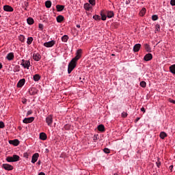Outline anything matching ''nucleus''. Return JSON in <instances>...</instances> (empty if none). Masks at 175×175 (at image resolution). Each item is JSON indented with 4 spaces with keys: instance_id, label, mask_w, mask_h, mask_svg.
<instances>
[{
    "instance_id": "nucleus-1",
    "label": "nucleus",
    "mask_w": 175,
    "mask_h": 175,
    "mask_svg": "<svg viewBox=\"0 0 175 175\" xmlns=\"http://www.w3.org/2000/svg\"><path fill=\"white\" fill-rule=\"evenodd\" d=\"M101 20L106 21V18H111L114 17V12L103 10L100 12Z\"/></svg>"
},
{
    "instance_id": "nucleus-2",
    "label": "nucleus",
    "mask_w": 175,
    "mask_h": 175,
    "mask_svg": "<svg viewBox=\"0 0 175 175\" xmlns=\"http://www.w3.org/2000/svg\"><path fill=\"white\" fill-rule=\"evenodd\" d=\"M5 161L7 162H18L20 161V156L14 154L12 157H7Z\"/></svg>"
},
{
    "instance_id": "nucleus-3",
    "label": "nucleus",
    "mask_w": 175,
    "mask_h": 175,
    "mask_svg": "<svg viewBox=\"0 0 175 175\" xmlns=\"http://www.w3.org/2000/svg\"><path fill=\"white\" fill-rule=\"evenodd\" d=\"M21 65L24 68V69H29V67L31 66V62L23 59L21 60Z\"/></svg>"
},
{
    "instance_id": "nucleus-4",
    "label": "nucleus",
    "mask_w": 175,
    "mask_h": 175,
    "mask_svg": "<svg viewBox=\"0 0 175 175\" xmlns=\"http://www.w3.org/2000/svg\"><path fill=\"white\" fill-rule=\"evenodd\" d=\"M83 53V51L81 49H79L76 52V56L72 59L75 62H77L79 61V58H81V53Z\"/></svg>"
},
{
    "instance_id": "nucleus-5",
    "label": "nucleus",
    "mask_w": 175,
    "mask_h": 175,
    "mask_svg": "<svg viewBox=\"0 0 175 175\" xmlns=\"http://www.w3.org/2000/svg\"><path fill=\"white\" fill-rule=\"evenodd\" d=\"M1 167L5 170H8V171L13 170L14 169L13 165L8 163L2 164Z\"/></svg>"
},
{
    "instance_id": "nucleus-6",
    "label": "nucleus",
    "mask_w": 175,
    "mask_h": 175,
    "mask_svg": "<svg viewBox=\"0 0 175 175\" xmlns=\"http://www.w3.org/2000/svg\"><path fill=\"white\" fill-rule=\"evenodd\" d=\"M46 122L49 126H51L53 125V116L49 115L46 118Z\"/></svg>"
},
{
    "instance_id": "nucleus-7",
    "label": "nucleus",
    "mask_w": 175,
    "mask_h": 175,
    "mask_svg": "<svg viewBox=\"0 0 175 175\" xmlns=\"http://www.w3.org/2000/svg\"><path fill=\"white\" fill-rule=\"evenodd\" d=\"M39 159V153H35L31 157V163H36Z\"/></svg>"
},
{
    "instance_id": "nucleus-8",
    "label": "nucleus",
    "mask_w": 175,
    "mask_h": 175,
    "mask_svg": "<svg viewBox=\"0 0 175 175\" xmlns=\"http://www.w3.org/2000/svg\"><path fill=\"white\" fill-rule=\"evenodd\" d=\"M33 120H35V118L33 117L25 118L23 122V124H31V122H33Z\"/></svg>"
},
{
    "instance_id": "nucleus-9",
    "label": "nucleus",
    "mask_w": 175,
    "mask_h": 175,
    "mask_svg": "<svg viewBox=\"0 0 175 175\" xmlns=\"http://www.w3.org/2000/svg\"><path fill=\"white\" fill-rule=\"evenodd\" d=\"M54 44H55V41L54 40L44 43V47H48V48L53 47Z\"/></svg>"
},
{
    "instance_id": "nucleus-10",
    "label": "nucleus",
    "mask_w": 175,
    "mask_h": 175,
    "mask_svg": "<svg viewBox=\"0 0 175 175\" xmlns=\"http://www.w3.org/2000/svg\"><path fill=\"white\" fill-rule=\"evenodd\" d=\"M29 95H36L38 94V89L36 88H31L28 91Z\"/></svg>"
},
{
    "instance_id": "nucleus-11",
    "label": "nucleus",
    "mask_w": 175,
    "mask_h": 175,
    "mask_svg": "<svg viewBox=\"0 0 175 175\" xmlns=\"http://www.w3.org/2000/svg\"><path fill=\"white\" fill-rule=\"evenodd\" d=\"M77 62H75L74 60H71L70 62L68 64V68H70V69H75L76 68Z\"/></svg>"
},
{
    "instance_id": "nucleus-12",
    "label": "nucleus",
    "mask_w": 175,
    "mask_h": 175,
    "mask_svg": "<svg viewBox=\"0 0 175 175\" xmlns=\"http://www.w3.org/2000/svg\"><path fill=\"white\" fill-rule=\"evenodd\" d=\"M24 84H25V79H21L18 81L17 83L18 88H21L23 87Z\"/></svg>"
},
{
    "instance_id": "nucleus-13",
    "label": "nucleus",
    "mask_w": 175,
    "mask_h": 175,
    "mask_svg": "<svg viewBox=\"0 0 175 175\" xmlns=\"http://www.w3.org/2000/svg\"><path fill=\"white\" fill-rule=\"evenodd\" d=\"M3 10L4 12H13L14 9H13V7L9 5H5L3 6Z\"/></svg>"
},
{
    "instance_id": "nucleus-14",
    "label": "nucleus",
    "mask_w": 175,
    "mask_h": 175,
    "mask_svg": "<svg viewBox=\"0 0 175 175\" xmlns=\"http://www.w3.org/2000/svg\"><path fill=\"white\" fill-rule=\"evenodd\" d=\"M8 61H13L14 59V53L13 52L9 53L6 56Z\"/></svg>"
},
{
    "instance_id": "nucleus-15",
    "label": "nucleus",
    "mask_w": 175,
    "mask_h": 175,
    "mask_svg": "<svg viewBox=\"0 0 175 175\" xmlns=\"http://www.w3.org/2000/svg\"><path fill=\"white\" fill-rule=\"evenodd\" d=\"M41 58H42V56L40 55V54L38 53L33 54V59H34V61H36V62L40 61Z\"/></svg>"
},
{
    "instance_id": "nucleus-16",
    "label": "nucleus",
    "mask_w": 175,
    "mask_h": 175,
    "mask_svg": "<svg viewBox=\"0 0 175 175\" xmlns=\"http://www.w3.org/2000/svg\"><path fill=\"white\" fill-rule=\"evenodd\" d=\"M144 61H146V62L151 61L152 59V54L147 53L144 56Z\"/></svg>"
},
{
    "instance_id": "nucleus-17",
    "label": "nucleus",
    "mask_w": 175,
    "mask_h": 175,
    "mask_svg": "<svg viewBox=\"0 0 175 175\" xmlns=\"http://www.w3.org/2000/svg\"><path fill=\"white\" fill-rule=\"evenodd\" d=\"M9 144H12V146H17L20 144V141H18V139L10 140Z\"/></svg>"
},
{
    "instance_id": "nucleus-18",
    "label": "nucleus",
    "mask_w": 175,
    "mask_h": 175,
    "mask_svg": "<svg viewBox=\"0 0 175 175\" xmlns=\"http://www.w3.org/2000/svg\"><path fill=\"white\" fill-rule=\"evenodd\" d=\"M140 47H142V44H136L133 46V51L134 53L139 52V50H140Z\"/></svg>"
},
{
    "instance_id": "nucleus-19",
    "label": "nucleus",
    "mask_w": 175,
    "mask_h": 175,
    "mask_svg": "<svg viewBox=\"0 0 175 175\" xmlns=\"http://www.w3.org/2000/svg\"><path fill=\"white\" fill-rule=\"evenodd\" d=\"M40 140H46L47 135H46L45 133H40Z\"/></svg>"
},
{
    "instance_id": "nucleus-20",
    "label": "nucleus",
    "mask_w": 175,
    "mask_h": 175,
    "mask_svg": "<svg viewBox=\"0 0 175 175\" xmlns=\"http://www.w3.org/2000/svg\"><path fill=\"white\" fill-rule=\"evenodd\" d=\"M83 8H84L85 10H88V12L90 11V9H92V7L88 3H85L83 5Z\"/></svg>"
},
{
    "instance_id": "nucleus-21",
    "label": "nucleus",
    "mask_w": 175,
    "mask_h": 175,
    "mask_svg": "<svg viewBox=\"0 0 175 175\" xmlns=\"http://www.w3.org/2000/svg\"><path fill=\"white\" fill-rule=\"evenodd\" d=\"M56 9H57V12H62V10H64V9H65V5H57Z\"/></svg>"
},
{
    "instance_id": "nucleus-22",
    "label": "nucleus",
    "mask_w": 175,
    "mask_h": 175,
    "mask_svg": "<svg viewBox=\"0 0 175 175\" xmlns=\"http://www.w3.org/2000/svg\"><path fill=\"white\" fill-rule=\"evenodd\" d=\"M56 20L57 23H62V21H64V16L62 15H59L56 17Z\"/></svg>"
},
{
    "instance_id": "nucleus-23",
    "label": "nucleus",
    "mask_w": 175,
    "mask_h": 175,
    "mask_svg": "<svg viewBox=\"0 0 175 175\" xmlns=\"http://www.w3.org/2000/svg\"><path fill=\"white\" fill-rule=\"evenodd\" d=\"M160 139H162V140H163V139H165V137H167V134L166 133H165V131H161L160 133Z\"/></svg>"
},
{
    "instance_id": "nucleus-24",
    "label": "nucleus",
    "mask_w": 175,
    "mask_h": 175,
    "mask_svg": "<svg viewBox=\"0 0 175 175\" xmlns=\"http://www.w3.org/2000/svg\"><path fill=\"white\" fill-rule=\"evenodd\" d=\"M170 72L172 73V75H175V64H173L169 67Z\"/></svg>"
},
{
    "instance_id": "nucleus-25",
    "label": "nucleus",
    "mask_w": 175,
    "mask_h": 175,
    "mask_svg": "<svg viewBox=\"0 0 175 175\" xmlns=\"http://www.w3.org/2000/svg\"><path fill=\"white\" fill-rule=\"evenodd\" d=\"M69 40V36L68 35H64L62 37V41L64 42V43H66L68 40Z\"/></svg>"
},
{
    "instance_id": "nucleus-26",
    "label": "nucleus",
    "mask_w": 175,
    "mask_h": 175,
    "mask_svg": "<svg viewBox=\"0 0 175 175\" xmlns=\"http://www.w3.org/2000/svg\"><path fill=\"white\" fill-rule=\"evenodd\" d=\"M146 12H147V10L146 9V8H142V10L139 12V16H144V14H146Z\"/></svg>"
},
{
    "instance_id": "nucleus-27",
    "label": "nucleus",
    "mask_w": 175,
    "mask_h": 175,
    "mask_svg": "<svg viewBox=\"0 0 175 175\" xmlns=\"http://www.w3.org/2000/svg\"><path fill=\"white\" fill-rule=\"evenodd\" d=\"M33 80L35 81H39V80H40V75H39V74H36L33 77Z\"/></svg>"
},
{
    "instance_id": "nucleus-28",
    "label": "nucleus",
    "mask_w": 175,
    "mask_h": 175,
    "mask_svg": "<svg viewBox=\"0 0 175 175\" xmlns=\"http://www.w3.org/2000/svg\"><path fill=\"white\" fill-rule=\"evenodd\" d=\"M98 131L100 132H105V126L103 124H99L98 126Z\"/></svg>"
},
{
    "instance_id": "nucleus-29",
    "label": "nucleus",
    "mask_w": 175,
    "mask_h": 175,
    "mask_svg": "<svg viewBox=\"0 0 175 175\" xmlns=\"http://www.w3.org/2000/svg\"><path fill=\"white\" fill-rule=\"evenodd\" d=\"M144 47L148 53H151V47L150 46V45H148V44H145Z\"/></svg>"
},
{
    "instance_id": "nucleus-30",
    "label": "nucleus",
    "mask_w": 175,
    "mask_h": 175,
    "mask_svg": "<svg viewBox=\"0 0 175 175\" xmlns=\"http://www.w3.org/2000/svg\"><path fill=\"white\" fill-rule=\"evenodd\" d=\"M27 24H29V25H32V24H33V23H34L33 18H28L27 19Z\"/></svg>"
},
{
    "instance_id": "nucleus-31",
    "label": "nucleus",
    "mask_w": 175,
    "mask_h": 175,
    "mask_svg": "<svg viewBox=\"0 0 175 175\" xmlns=\"http://www.w3.org/2000/svg\"><path fill=\"white\" fill-rule=\"evenodd\" d=\"M45 6L47 9H50V8H51V1H46L45 2Z\"/></svg>"
},
{
    "instance_id": "nucleus-32",
    "label": "nucleus",
    "mask_w": 175,
    "mask_h": 175,
    "mask_svg": "<svg viewBox=\"0 0 175 175\" xmlns=\"http://www.w3.org/2000/svg\"><path fill=\"white\" fill-rule=\"evenodd\" d=\"M18 39L20 42H22V43H24V42H25V36H24V35H20L18 36Z\"/></svg>"
},
{
    "instance_id": "nucleus-33",
    "label": "nucleus",
    "mask_w": 175,
    "mask_h": 175,
    "mask_svg": "<svg viewBox=\"0 0 175 175\" xmlns=\"http://www.w3.org/2000/svg\"><path fill=\"white\" fill-rule=\"evenodd\" d=\"M32 42H33V38L32 37H29L27 38V44H32Z\"/></svg>"
},
{
    "instance_id": "nucleus-34",
    "label": "nucleus",
    "mask_w": 175,
    "mask_h": 175,
    "mask_svg": "<svg viewBox=\"0 0 175 175\" xmlns=\"http://www.w3.org/2000/svg\"><path fill=\"white\" fill-rule=\"evenodd\" d=\"M139 85L140 87H142V88H146V87L147 86V83H146V81H142L140 82Z\"/></svg>"
},
{
    "instance_id": "nucleus-35",
    "label": "nucleus",
    "mask_w": 175,
    "mask_h": 175,
    "mask_svg": "<svg viewBox=\"0 0 175 175\" xmlns=\"http://www.w3.org/2000/svg\"><path fill=\"white\" fill-rule=\"evenodd\" d=\"M93 18L94 20H96V21H100L102 20V18H100L98 15H94L93 16Z\"/></svg>"
},
{
    "instance_id": "nucleus-36",
    "label": "nucleus",
    "mask_w": 175,
    "mask_h": 175,
    "mask_svg": "<svg viewBox=\"0 0 175 175\" xmlns=\"http://www.w3.org/2000/svg\"><path fill=\"white\" fill-rule=\"evenodd\" d=\"M152 21H157V20H158V15H157V14L152 15Z\"/></svg>"
},
{
    "instance_id": "nucleus-37",
    "label": "nucleus",
    "mask_w": 175,
    "mask_h": 175,
    "mask_svg": "<svg viewBox=\"0 0 175 175\" xmlns=\"http://www.w3.org/2000/svg\"><path fill=\"white\" fill-rule=\"evenodd\" d=\"M89 3L92 5V6H95L96 0H89Z\"/></svg>"
},
{
    "instance_id": "nucleus-38",
    "label": "nucleus",
    "mask_w": 175,
    "mask_h": 175,
    "mask_svg": "<svg viewBox=\"0 0 175 175\" xmlns=\"http://www.w3.org/2000/svg\"><path fill=\"white\" fill-rule=\"evenodd\" d=\"M105 154H110V149L105 148L103 149Z\"/></svg>"
},
{
    "instance_id": "nucleus-39",
    "label": "nucleus",
    "mask_w": 175,
    "mask_h": 175,
    "mask_svg": "<svg viewBox=\"0 0 175 175\" xmlns=\"http://www.w3.org/2000/svg\"><path fill=\"white\" fill-rule=\"evenodd\" d=\"M5 127V123L2 121H0V129H3Z\"/></svg>"
},
{
    "instance_id": "nucleus-40",
    "label": "nucleus",
    "mask_w": 175,
    "mask_h": 175,
    "mask_svg": "<svg viewBox=\"0 0 175 175\" xmlns=\"http://www.w3.org/2000/svg\"><path fill=\"white\" fill-rule=\"evenodd\" d=\"M122 117H123V118L128 117V113L126 112H122Z\"/></svg>"
},
{
    "instance_id": "nucleus-41",
    "label": "nucleus",
    "mask_w": 175,
    "mask_h": 175,
    "mask_svg": "<svg viewBox=\"0 0 175 175\" xmlns=\"http://www.w3.org/2000/svg\"><path fill=\"white\" fill-rule=\"evenodd\" d=\"M38 28H39L41 31H43V28H44L43 24L40 23V24L38 25Z\"/></svg>"
},
{
    "instance_id": "nucleus-42",
    "label": "nucleus",
    "mask_w": 175,
    "mask_h": 175,
    "mask_svg": "<svg viewBox=\"0 0 175 175\" xmlns=\"http://www.w3.org/2000/svg\"><path fill=\"white\" fill-rule=\"evenodd\" d=\"M93 140L95 143H96V141L98 140V135L94 136Z\"/></svg>"
},
{
    "instance_id": "nucleus-43",
    "label": "nucleus",
    "mask_w": 175,
    "mask_h": 175,
    "mask_svg": "<svg viewBox=\"0 0 175 175\" xmlns=\"http://www.w3.org/2000/svg\"><path fill=\"white\" fill-rule=\"evenodd\" d=\"M170 5L172 6H175V0H171L170 1Z\"/></svg>"
},
{
    "instance_id": "nucleus-44",
    "label": "nucleus",
    "mask_w": 175,
    "mask_h": 175,
    "mask_svg": "<svg viewBox=\"0 0 175 175\" xmlns=\"http://www.w3.org/2000/svg\"><path fill=\"white\" fill-rule=\"evenodd\" d=\"M72 70H73V69L68 67V75H70V73H72Z\"/></svg>"
},
{
    "instance_id": "nucleus-45",
    "label": "nucleus",
    "mask_w": 175,
    "mask_h": 175,
    "mask_svg": "<svg viewBox=\"0 0 175 175\" xmlns=\"http://www.w3.org/2000/svg\"><path fill=\"white\" fill-rule=\"evenodd\" d=\"M31 114H32V110H29L27 113V117H28V116H31Z\"/></svg>"
},
{
    "instance_id": "nucleus-46",
    "label": "nucleus",
    "mask_w": 175,
    "mask_h": 175,
    "mask_svg": "<svg viewBox=\"0 0 175 175\" xmlns=\"http://www.w3.org/2000/svg\"><path fill=\"white\" fill-rule=\"evenodd\" d=\"M23 157H24L25 158L28 159L29 157V154H28V153L25 152V153H24Z\"/></svg>"
},
{
    "instance_id": "nucleus-47",
    "label": "nucleus",
    "mask_w": 175,
    "mask_h": 175,
    "mask_svg": "<svg viewBox=\"0 0 175 175\" xmlns=\"http://www.w3.org/2000/svg\"><path fill=\"white\" fill-rule=\"evenodd\" d=\"M156 165H157V167H160L161 162H156Z\"/></svg>"
},
{
    "instance_id": "nucleus-48",
    "label": "nucleus",
    "mask_w": 175,
    "mask_h": 175,
    "mask_svg": "<svg viewBox=\"0 0 175 175\" xmlns=\"http://www.w3.org/2000/svg\"><path fill=\"white\" fill-rule=\"evenodd\" d=\"M141 111H142L143 113H146V109H144V107H142L141 108Z\"/></svg>"
},
{
    "instance_id": "nucleus-49",
    "label": "nucleus",
    "mask_w": 175,
    "mask_h": 175,
    "mask_svg": "<svg viewBox=\"0 0 175 175\" xmlns=\"http://www.w3.org/2000/svg\"><path fill=\"white\" fill-rule=\"evenodd\" d=\"M169 170H170V172H173V165H170L169 167Z\"/></svg>"
},
{
    "instance_id": "nucleus-50",
    "label": "nucleus",
    "mask_w": 175,
    "mask_h": 175,
    "mask_svg": "<svg viewBox=\"0 0 175 175\" xmlns=\"http://www.w3.org/2000/svg\"><path fill=\"white\" fill-rule=\"evenodd\" d=\"M41 163H42V161H40V160H39V161H38V163H37V165H40Z\"/></svg>"
},
{
    "instance_id": "nucleus-51",
    "label": "nucleus",
    "mask_w": 175,
    "mask_h": 175,
    "mask_svg": "<svg viewBox=\"0 0 175 175\" xmlns=\"http://www.w3.org/2000/svg\"><path fill=\"white\" fill-rule=\"evenodd\" d=\"M38 175H46V174H44V172H40Z\"/></svg>"
},
{
    "instance_id": "nucleus-52",
    "label": "nucleus",
    "mask_w": 175,
    "mask_h": 175,
    "mask_svg": "<svg viewBox=\"0 0 175 175\" xmlns=\"http://www.w3.org/2000/svg\"><path fill=\"white\" fill-rule=\"evenodd\" d=\"M3 67V66L2 65V63H0V69H2Z\"/></svg>"
},
{
    "instance_id": "nucleus-53",
    "label": "nucleus",
    "mask_w": 175,
    "mask_h": 175,
    "mask_svg": "<svg viewBox=\"0 0 175 175\" xmlns=\"http://www.w3.org/2000/svg\"><path fill=\"white\" fill-rule=\"evenodd\" d=\"M139 120H140V118H137V119L135 120V122H137V121H139Z\"/></svg>"
},
{
    "instance_id": "nucleus-54",
    "label": "nucleus",
    "mask_w": 175,
    "mask_h": 175,
    "mask_svg": "<svg viewBox=\"0 0 175 175\" xmlns=\"http://www.w3.org/2000/svg\"><path fill=\"white\" fill-rule=\"evenodd\" d=\"M170 102H171V103H175V100H171Z\"/></svg>"
},
{
    "instance_id": "nucleus-55",
    "label": "nucleus",
    "mask_w": 175,
    "mask_h": 175,
    "mask_svg": "<svg viewBox=\"0 0 175 175\" xmlns=\"http://www.w3.org/2000/svg\"><path fill=\"white\" fill-rule=\"evenodd\" d=\"M23 103H24V105H25V103H27V100L23 101Z\"/></svg>"
},
{
    "instance_id": "nucleus-56",
    "label": "nucleus",
    "mask_w": 175,
    "mask_h": 175,
    "mask_svg": "<svg viewBox=\"0 0 175 175\" xmlns=\"http://www.w3.org/2000/svg\"><path fill=\"white\" fill-rule=\"evenodd\" d=\"M25 6H26V8H28V3H25Z\"/></svg>"
},
{
    "instance_id": "nucleus-57",
    "label": "nucleus",
    "mask_w": 175,
    "mask_h": 175,
    "mask_svg": "<svg viewBox=\"0 0 175 175\" xmlns=\"http://www.w3.org/2000/svg\"><path fill=\"white\" fill-rule=\"evenodd\" d=\"M77 28H80V25H77Z\"/></svg>"
},
{
    "instance_id": "nucleus-58",
    "label": "nucleus",
    "mask_w": 175,
    "mask_h": 175,
    "mask_svg": "<svg viewBox=\"0 0 175 175\" xmlns=\"http://www.w3.org/2000/svg\"><path fill=\"white\" fill-rule=\"evenodd\" d=\"M126 5H129V3L128 1H126Z\"/></svg>"
},
{
    "instance_id": "nucleus-59",
    "label": "nucleus",
    "mask_w": 175,
    "mask_h": 175,
    "mask_svg": "<svg viewBox=\"0 0 175 175\" xmlns=\"http://www.w3.org/2000/svg\"><path fill=\"white\" fill-rule=\"evenodd\" d=\"M16 72H20V70H19V69H18V70H16Z\"/></svg>"
},
{
    "instance_id": "nucleus-60",
    "label": "nucleus",
    "mask_w": 175,
    "mask_h": 175,
    "mask_svg": "<svg viewBox=\"0 0 175 175\" xmlns=\"http://www.w3.org/2000/svg\"><path fill=\"white\" fill-rule=\"evenodd\" d=\"M79 80H82L81 77L79 78Z\"/></svg>"
},
{
    "instance_id": "nucleus-61",
    "label": "nucleus",
    "mask_w": 175,
    "mask_h": 175,
    "mask_svg": "<svg viewBox=\"0 0 175 175\" xmlns=\"http://www.w3.org/2000/svg\"><path fill=\"white\" fill-rule=\"evenodd\" d=\"M0 17H1V16L0 15Z\"/></svg>"
}]
</instances>
